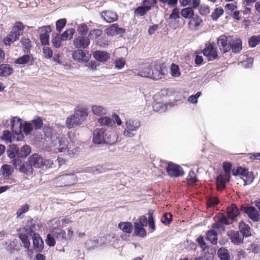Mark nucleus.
<instances>
[{"label":"nucleus","mask_w":260,"mask_h":260,"mask_svg":"<svg viewBox=\"0 0 260 260\" xmlns=\"http://www.w3.org/2000/svg\"><path fill=\"white\" fill-rule=\"evenodd\" d=\"M51 147L55 152H63L67 150L68 155L70 157L77 155L79 149L78 147L73 148V145L69 144L64 137L59 136L53 140Z\"/></svg>","instance_id":"nucleus-1"},{"label":"nucleus","mask_w":260,"mask_h":260,"mask_svg":"<svg viewBox=\"0 0 260 260\" xmlns=\"http://www.w3.org/2000/svg\"><path fill=\"white\" fill-rule=\"evenodd\" d=\"M37 228H39L38 225L36 224L35 221L31 219L27 222L24 229L29 236H32L34 247L35 250L40 252L43 248L44 242L40 236L35 233V231L37 230Z\"/></svg>","instance_id":"nucleus-2"},{"label":"nucleus","mask_w":260,"mask_h":260,"mask_svg":"<svg viewBox=\"0 0 260 260\" xmlns=\"http://www.w3.org/2000/svg\"><path fill=\"white\" fill-rule=\"evenodd\" d=\"M87 116V114L85 111L81 109L76 110L73 115L67 118L66 125L69 128L79 126Z\"/></svg>","instance_id":"nucleus-3"},{"label":"nucleus","mask_w":260,"mask_h":260,"mask_svg":"<svg viewBox=\"0 0 260 260\" xmlns=\"http://www.w3.org/2000/svg\"><path fill=\"white\" fill-rule=\"evenodd\" d=\"M141 122L137 119L129 118L126 120L123 126V135L127 138H132L135 136V132L141 126Z\"/></svg>","instance_id":"nucleus-4"},{"label":"nucleus","mask_w":260,"mask_h":260,"mask_svg":"<svg viewBox=\"0 0 260 260\" xmlns=\"http://www.w3.org/2000/svg\"><path fill=\"white\" fill-rule=\"evenodd\" d=\"M232 164L230 162H224L223 164V168L224 174H219L216 178V184L218 189L224 188L226 182L230 181L232 170Z\"/></svg>","instance_id":"nucleus-5"},{"label":"nucleus","mask_w":260,"mask_h":260,"mask_svg":"<svg viewBox=\"0 0 260 260\" xmlns=\"http://www.w3.org/2000/svg\"><path fill=\"white\" fill-rule=\"evenodd\" d=\"M24 30V25L20 22H17L13 26L12 31L4 39L5 45H10L18 39L20 35H22Z\"/></svg>","instance_id":"nucleus-6"},{"label":"nucleus","mask_w":260,"mask_h":260,"mask_svg":"<svg viewBox=\"0 0 260 260\" xmlns=\"http://www.w3.org/2000/svg\"><path fill=\"white\" fill-rule=\"evenodd\" d=\"M151 74L144 73L143 76L149 77L153 80H157L164 78L167 75V70L162 64H156L153 68L151 67Z\"/></svg>","instance_id":"nucleus-7"},{"label":"nucleus","mask_w":260,"mask_h":260,"mask_svg":"<svg viewBox=\"0 0 260 260\" xmlns=\"http://www.w3.org/2000/svg\"><path fill=\"white\" fill-rule=\"evenodd\" d=\"M28 162L31 167L40 168L42 166H45L46 168H50L53 165V161L50 159H44L42 157L37 153H35L30 156L28 159Z\"/></svg>","instance_id":"nucleus-8"},{"label":"nucleus","mask_w":260,"mask_h":260,"mask_svg":"<svg viewBox=\"0 0 260 260\" xmlns=\"http://www.w3.org/2000/svg\"><path fill=\"white\" fill-rule=\"evenodd\" d=\"M156 4V0H143L142 6H139L135 9V16L137 17L144 16Z\"/></svg>","instance_id":"nucleus-9"},{"label":"nucleus","mask_w":260,"mask_h":260,"mask_svg":"<svg viewBox=\"0 0 260 260\" xmlns=\"http://www.w3.org/2000/svg\"><path fill=\"white\" fill-rule=\"evenodd\" d=\"M147 224V219L144 215L141 216L134 222V234L140 237H145L147 233L144 228Z\"/></svg>","instance_id":"nucleus-10"},{"label":"nucleus","mask_w":260,"mask_h":260,"mask_svg":"<svg viewBox=\"0 0 260 260\" xmlns=\"http://www.w3.org/2000/svg\"><path fill=\"white\" fill-rule=\"evenodd\" d=\"M238 208L234 205L229 207L227 209L226 215H222L220 217V222L225 224H231L233 220L239 214Z\"/></svg>","instance_id":"nucleus-11"},{"label":"nucleus","mask_w":260,"mask_h":260,"mask_svg":"<svg viewBox=\"0 0 260 260\" xmlns=\"http://www.w3.org/2000/svg\"><path fill=\"white\" fill-rule=\"evenodd\" d=\"M12 164L16 169L19 170L20 172L27 175L31 174L33 172V168L29 163L24 164L20 159H13Z\"/></svg>","instance_id":"nucleus-12"},{"label":"nucleus","mask_w":260,"mask_h":260,"mask_svg":"<svg viewBox=\"0 0 260 260\" xmlns=\"http://www.w3.org/2000/svg\"><path fill=\"white\" fill-rule=\"evenodd\" d=\"M232 38L228 37L226 36H220L217 40V44L219 47L220 50L224 53L231 49Z\"/></svg>","instance_id":"nucleus-13"},{"label":"nucleus","mask_w":260,"mask_h":260,"mask_svg":"<svg viewBox=\"0 0 260 260\" xmlns=\"http://www.w3.org/2000/svg\"><path fill=\"white\" fill-rule=\"evenodd\" d=\"M166 170L168 174L171 177H178L184 174L181 167L173 162H169L168 164Z\"/></svg>","instance_id":"nucleus-14"},{"label":"nucleus","mask_w":260,"mask_h":260,"mask_svg":"<svg viewBox=\"0 0 260 260\" xmlns=\"http://www.w3.org/2000/svg\"><path fill=\"white\" fill-rule=\"evenodd\" d=\"M203 54L207 57L209 60H213L219 57L217 48L212 44L206 45L203 50Z\"/></svg>","instance_id":"nucleus-15"},{"label":"nucleus","mask_w":260,"mask_h":260,"mask_svg":"<svg viewBox=\"0 0 260 260\" xmlns=\"http://www.w3.org/2000/svg\"><path fill=\"white\" fill-rule=\"evenodd\" d=\"M72 56L74 59L79 62H87L89 60L90 55L85 50L78 49L73 52Z\"/></svg>","instance_id":"nucleus-16"},{"label":"nucleus","mask_w":260,"mask_h":260,"mask_svg":"<svg viewBox=\"0 0 260 260\" xmlns=\"http://www.w3.org/2000/svg\"><path fill=\"white\" fill-rule=\"evenodd\" d=\"M105 131L103 128H96L93 133L92 141L94 144H101L105 143Z\"/></svg>","instance_id":"nucleus-17"},{"label":"nucleus","mask_w":260,"mask_h":260,"mask_svg":"<svg viewBox=\"0 0 260 260\" xmlns=\"http://www.w3.org/2000/svg\"><path fill=\"white\" fill-rule=\"evenodd\" d=\"M73 44L76 48H86L90 44V39L83 36L76 38L73 41Z\"/></svg>","instance_id":"nucleus-18"},{"label":"nucleus","mask_w":260,"mask_h":260,"mask_svg":"<svg viewBox=\"0 0 260 260\" xmlns=\"http://www.w3.org/2000/svg\"><path fill=\"white\" fill-rule=\"evenodd\" d=\"M11 129L13 133L19 135L21 133L22 124L21 119L17 117H13L11 120Z\"/></svg>","instance_id":"nucleus-19"},{"label":"nucleus","mask_w":260,"mask_h":260,"mask_svg":"<svg viewBox=\"0 0 260 260\" xmlns=\"http://www.w3.org/2000/svg\"><path fill=\"white\" fill-rule=\"evenodd\" d=\"M244 212L253 221H258L260 220V214L254 207H246L244 209Z\"/></svg>","instance_id":"nucleus-20"},{"label":"nucleus","mask_w":260,"mask_h":260,"mask_svg":"<svg viewBox=\"0 0 260 260\" xmlns=\"http://www.w3.org/2000/svg\"><path fill=\"white\" fill-rule=\"evenodd\" d=\"M125 32L124 28L119 27L117 24L111 25L106 29V32L108 36H114L116 35L122 34Z\"/></svg>","instance_id":"nucleus-21"},{"label":"nucleus","mask_w":260,"mask_h":260,"mask_svg":"<svg viewBox=\"0 0 260 260\" xmlns=\"http://www.w3.org/2000/svg\"><path fill=\"white\" fill-rule=\"evenodd\" d=\"M203 23L202 18L198 15L193 16L188 22V26L191 30H197Z\"/></svg>","instance_id":"nucleus-22"},{"label":"nucleus","mask_w":260,"mask_h":260,"mask_svg":"<svg viewBox=\"0 0 260 260\" xmlns=\"http://www.w3.org/2000/svg\"><path fill=\"white\" fill-rule=\"evenodd\" d=\"M228 236L231 240V242L235 244L239 245L243 242V236L239 232L229 231Z\"/></svg>","instance_id":"nucleus-23"},{"label":"nucleus","mask_w":260,"mask_h":260,"mask_svg":"<svg viewBox=\"0 0 260 260\" xmlns=\"http://www.w3.org/2000/svg\"><path fill=\"white\" fill-rule=\"evenodd\" d=\"M93 57L100 62L106 61L110 58V54L104 51H95L92 53Z\"/></svg>","instance_id":"nucleus-24"},{"label":"nucleus","mask_w":260,"mask_h":260,"mask_svg":"<svg viewBox=\"0 0 260 260\" xmlns=\"http://www.w3.org/2000/svg\"><path fill=\"white\" fill-rule=\"evenodd\" d=\"M101 16L106 22L108 23L113 22L116 21L118 19V16L116 13L110 11L103 12L101 14Z\"/></svg>","instance_id":"nucleus-25"},{"label":"nucleus","mask_w":260,"mask_h":260,"mask_svg":"<svg viewBox=\"0 0 260 260\" xmlns=\"http://www.w3.org/2000/svg\"><path fill=\"white\" fill-rule=\"evenodd\" d=\"M43 131L45 136L47 138H50L52 142L58 137V135L56 131L49 125H45L43 128Z\"/></svg>","instance_id":"nucleus-26"},{"label":"nucleus","mask_w":260,"mask_h":260,"mask_svg":"<svg viewBox=\"0 0 260 260\" xmlns=\"http://www.w3.org/2000/svg\"><path fill=\"white\" fill-rule=\"evenodd\" d=\"M105 237H102L98 238L96 240H88L86 243V246L89 248H93L95 247L101 246L103 244H105Z\"/></svg>","instance_id":"nucleus-27"},{"label":"nucleus","mask_w":260,"mask_h":260,"mask_svg":"<svg viewBox=\"0 0 260 260\" xmlns=\"http://www.w3.org/2000/svg\"><path fill=\"white\" fill-rule=\"evenodd\" d=\"M13 72V68L8 64H0V76L8 77L11 75Z\"/></svg>","instance_id":"nucleus-28"},{"label":"nucleus","mask_w":260,"mask_h":260,"mask_svg":"<svg viewBox=\"0 0 260 260\" xmlns=\"http://www.w3.org/2000/svg\"><path fill=\"white\" fill-rule=\"evenodd\" d=\"M76 177L74 174H65L61 178V180L64 181V186L71 185L75 184L76 182Z\"/></svg>","instance_id":"nucleus-29"},{"label":"nucleus","mask_w":260,"mask_h":260,"mask_svg":"<svg viewBox=\"0 0 260 260\" xmlns=\"http://www.w3.org/2000/svg\"><path fill=\"white\" fill-rule=\"evenodd\" d=\"M242 49V41L239 39L233 40L232 39L231 44V49L234 53H239Z\"/></svg>","instance_id":"nucleus-30"},{"label":"nucleus","mask_w":260,"mask_h":260,"mask_svg":"<svg viewBox=\"0 0 260 260\" xmlns=\"http://www.w3.org/2000/svg\"><path fill=\"white\" fill-rule=\"evenodd\" d=\"M239 228L240 233L243 237H248L251 235L250 227L244 222L241 221L239 223Z\"/></svg>","instance_id":"nucleus-31"},{"label":"nucleus","mask_w":260,"mask_h":260,"mask_svg":"<svg viewBox=\"0 0 260 260\" xmlns=\"http://www.w3.org/2000/svg\"><path fill=\"white\" fill-rule=\"evenodd\" d=\"M99 123L101 125H105L108 127H112L114 124L113 119L108 116L100 117L98 120Z\"/></svg>","instance_id":"nucleus-32"},{"label":"nucleus","mask_w":260,"mask_h":260,"mask_svg":"<svg viewBox=\"0 0 260 260\" xmlns=\"http://www.w3.org/2000/svg\"><path fill=\"white\" fill-rule=\"evenodd\" d=\"M118 228L127 234L131 233L133 231V225L130 222H121L118 224Z\"/></svg>","instance_id":"nucleus-33"},{"label":"nucleus","mask_w":260,"mask_h":260,"mask_svg":"<svg viewBox=\"0 0 260 260\" xmlns=\"http://www.w3.org/2000/svg\"><path fill=\"white\" fill-rule=\"evenodd\" d=\"M105 140L104 143L108 145H113L117 141V136L114 133H105Z\"/></svg>","instance_id":"nucleus-34"},{"label":"nucleus","mask_w":260,"mask_h":260,"mask_svg":"<svg viewBox=\"0 0 260 260\" xmlns=\"http://www.w3.org/2000/svg\"><path fill=\"white\" fill-rule=\"evenodd\" d=\"M30 147L27 145H24L20 149L18 148L17 157H26L30 153Z\"/></svg>","instance_id":"nucleus-35"},{"label":"nucleus","mask_w":260,"mask_h":260,"mask_svg":"<svg viewBox=\"0 0 260 260\" xmlns=\"http://www.w3.org/2000/svg\"><path fill=\"white\" fill-rule=\"evenodd\" d=\"M91 109L93 113L97 116L106 115L107 113V109L100 105H93L92 106Z\"/></svg>","instance_id":"nucleus-36"},{"label":"nucleus","mask_w":260,"mask_h":260,"mask_svg":"<svg viewBox=\"0 0 260 260\" xmlns=\"http://www.w3.org/2000/svg\"><path fill=\"white\" fill-rule=\"evenodd\" d=\"M18 151V148L16 145H10L7 151V155L10 158L15 159V158L17 157Z\"/></svg>","instance_id":"nucleus-37"},{"label":"nucleus","mask_w":260,"mask_h":260,"mask_svg":"<svg viewBox=\"0 0 260 260\" xmlns=\"http://www.w3.org/2000/svg\"><path fill=\"white\" fill-rule=\"evenodd\" d=\"M13 171L12 167L8 165H3L0 170L1 174L5 177H8Z\"/></svg>","instance_id":"nucleus-38"},{"label":"nucleus","mask_w":260,"mask_h":260,"mask_svg":"<svg viewBox=\"0 0 260 260\" xmlns=\"http://www.w3.org/2000/svg\"><path fill=\"white\" fill-rule=\"evenodd\" d=\"M207 239L212 244H216L217 242V234L213 230H209L206 234Z\"/></svg>","instance_id":"nucleus-39"},{"label":"nucleus","mask_w":260,"mask_h":260,"mask_svg":"<svg viewBox=\"0 0 260 260\" xmlns=\"http://www.w3.org/2000/svg\"><path fill=\"white\" fill-rule=\"evenodd\" d=\"M63 41L61 39V35L59 34L53 33L52 36V43L53 47L59 48L61 46V42Z\"/></svg>","instance_id":"nucleus-40"},{"label":"nucleus","mask_w":260,"mask_h":260,"mask_svg":"<svg viewBox=\"0 0 260 260\" xmlns=\"http://www.w3.org/2000/svg\"><path fill=\"white\" fill-rule=\"evenodd\" d=\"M106 168L103 166L98 165L96 167H87L85 168V172L88 173H102L106 171Z\"/></svg>","instance_id":"nucleus-41"},{"label":"nucleus","mask_w":260,"mask_h":260,"mask_svg":"<svg viewBox=\"0 0 260 260\" xmlns=\"http://www.w3.org/2000/svg\"><path fill=\"white\" fill-rule=\"evenodd\" d=\"M179 9L177 8L173 9L171 14L169 16V19L170 21H169V25H173L174 23H175V21L179 18Z\"/></svg>","instance_id":"nucleus-42"},{"label":"nucleus","mask_w":260,"mask_h":260,"mask_svg":"<svg viewBox=\"0 0 260 260\" xmlns=\"http://www.w3.org/2000/svg\"><path fill=\"white\" fill-rule=\"evenodd\" d=\"M232 174L234 176L241 175L243 177H247L248 175L249 172L247 169L242 167H238L236 169L232 170Z\"/></svg>","instance_id":"nucleus-43"},{"label":"nucleus","mask_w":260,"mask_h":260,"mask_svg":"<svg viewBox=\"0 0 260 260\" xmlns=\"http://www.w3.org/2000/svg\"><path fill=\"white\" fill-rule=\"evenodd\" d=\"M30 61H31V62L32 61V59L31 58V57L29 55L26 54L17 59L15 61V62L16 64H25L29 63Z\"/></svg>","instance_id":"nucleus-44"},{"label":"nucleus","mask_w":260,"mask_h":260,"mask_svg":"<svg viewBox=\"0 0 260 260\" xmlns=\"http://www.w3.org/2000/svg\"><path fill=\"white\" fill-rule=\"evenodd\" d=\"M181 15L186 19H190L194 15V11L192 8L187 7L181 10Z\"/></svg>","instance_id":"nucleus-45"},{"label":"nucleus","mask_w":260,"mask_h":260,"mask_svg":"<svg viewBox=\"0 0 260 260\" xmlns=\"http://www.w3.org/2000/svg\"><path fill=\"white\" fill-rule=\"evenodd\" d=\"M217 253L220 260L230 259V255L228 250L224 248H220L219 249Z\"/></svg>","instance_id":"nucleus-46"},{"label":"nucleus","mask_w":260,"mask_h":260,"mask_svg":"<svg viewBox=\"0 0 260 260\" xmlns=\"http://www.w3.org/2000/svg\"><path fill=\"white\" fill-rule=\"evenodd\" d=\"M28 235H29L25 231V233H21L19 234V238L23 243L24 247L26 249L29 248L30 244L28 239Z\"/></svg>","instance_id":"nucleus-47"},{"label":"nucleus","mask_w":260,"mask_h":260,"mask_svg":"<svg viewBox=\"0 0 260 260\" xmlns=\"http://www.w3.org/2000/svg\"><path fill=\"white\" fill-rule=\"evenodd\" d=\"M74 33L75 29L74 28L67 29L61 34V39H62L63 41H65L68 39L70 40L72 38Z\"/></svg>","instance_id":"nucleus-48"},{"label":"nucleus","mask_w":260,"mask_h":260,"mask_svg":"<svg viewBox=\"0 0 260 260\" xmlns=\"http://www.w3.org/2000/svg\"><path fill=\"white\" fill-rule=\"evenodd\" d=\"M192 1V7L193 9H196L200 6V0H179V3L182 6L188 5Z\"/></svg>","instance_id":"nucleus-49"},{"label":"nucleus","mask_w":260,"mask_h":260,"mask_svg":"<svg viewBox=\"0 0 260 260\" xmlns=\"http://www.w3.org/2000/svg\"><path fill=\"white\" fill-rule=\"evenodd\" d=\"M29 210V206L27 204H25L20 207L16 212L17 217L19 218H22L23 214L26 213Z\"/></svg>","instance_id":"nucleus-50"},{"label":"nucleus","mask_w":260,"mask_h":260,"mask_svg":"<svg viewBox=\"0 0 260 260\" xmlns=\"http://www.w3.org/2000/svg\"><path fill=\"white\" fill-rule=\"evenodd\" d=\"M149 217L147 219L148 227L151 230V232H153L155 230V221L151 211L148 212Z\"/></svg>","instance_id":"nucleus-51"},{"label":"nucleus","mask_w":260,"mask_h":260,"mask_svg":"<svg viewBox=\"0 0 260 260\" xmlns=\"http://www.w3.org/2000/svg\"><path fill=\"white\" fill-rule=\"evenodd\" d=\"M170 69V73L173 77H178L180 76V69L178 65L172 63Z\"/></svg>","instance_id":"nucleus-52"},{"label":"nucleus","mask_w":260,"mask_h":260,"mask_svg":"<svg viewBox=\"0 0 260 260\" xmlns=\"http://www.w3.org/2000/svg\"><path fill=\"white\" fill-rule=\"evenodd\" d=\"M49 226L51 227L52 231L56 230L58 227L60 226L61 220L58 219H54L49 221L48 223Z\"/></svg>","instance_id":"nucleus-53"},{"label":"nucleus","mask_w":260,"mask_h":260,"mask_svg":"<svg viewBox=\"0 0 260 260\" xmlns=\"http://www.w3.org/2000/svg\"><path fill=\"white\" fill-rule=\"evenodd\" d=\"M35 129L40 128L43 125L42 119L39 117H36L31 122Z\"/></svg>","instance_id":"nucleus-54"},{"label":"nucleus","mask_w":260,"mask_h":260,"mask_svg":"<svg viewBox=\"0 0 260 260\" xmlns=\"http://www.w3.org/2000/svg\"><path fill=\"white\" fill-rule=\"evenodd\" d=\"M260 43V35L258 36H253L249 40V46L251 47H255Z\"/></svg>","instance_id":"nucleus-55"},{"label":"nucleus","mask_w":260,"mask_h":260,"mask_svg":"<svg viewBox=\"0 0 260 260\" xmlns=\"http://www.w3.org/2000/svg\"><path fill=\"white\" fill-rule=\"evenodd\" d=\"M151 67L148 64L145 65L144 67H143L139 72L138 73V75L141 77H145V78H149V77H145L143 76V74L145 73H149V74H150L151 73Z\"/></svg>","instance_id":"nucleus-56"},{"label":"nucleus","mask_w":260,"mask_h":260,"mask_svg":"<svg viewBox=\"0 0 260 260\" xmlns=\"http://www.w3.org/2000/svg\"><path fill=\"white\" fill-rule=\"evenodd\" d=\"M197 180L196 175L194 172L190 171L187 177L188 183L191 185L194 184L196 182Z\"/></svg>","instance_id":"nucleus-57"},{"label":"nucleus","mask_w":260,"mask_h":260,"mask_svg":"<svg viewBox=\"0 0 260 260\" xmlns=\"http://www.w3.org/2000/svg\"><path fill=\"white\" fill-rule=\"evenodd\" d=\"M223 13V10L221 8H217L214 10V11L211 14V17L213 20H216Z\"/></svg>","instance_id":"nucleus-58"},{"label":"nucleus","mask_w":260,"mask_h":260,"mask_svg":"<svg viewBox=\"0 0 260 260\" xmlns=\"http://www.w3.org/2000/svg\"><path fill=\"white\" fill-rule=\"evenodd\" d=\"M34 127L31 122H25L24 126H22V131L26 135H29L31 131L34 129Z\"/></svg>","instance_id":"nucleus-59"},{"label":"nucleus","mask_w":260,"mask_h":260,"mask_svg":"<svg viewBox=\"0 0 260 260\" xmlns=\"http://www.w3.org/2000/svg\"><path fill=\"white\" fill-rule=\"evenodd\" d=\"M172 215L170 213H166L161 218V221L165 225H168L172 221Z\"/></svg>","instance_id":"nucleus-60"},{"label":"nucleus","mask_w":260,"mask_h":260,"mask_svg":"<svg viewBox=\"0 0 260 260\" xmlns=\"http://www.w3.org/2000/svg\"><path fill=\"white\" fill-rule=\"evenodd\" d=\"M53 235L55 237L56 240L58 241H64L63 238V234L64 231L63 230H59V231H52Z\"/></svg>","instance_id":"nucleus-61"},{"label":"nucleus","mask_w":260,"mask_h":260,"mask_svg":"<svg viewBox=\"0 0 260 260\" xmlns=\"http://www.w3.org/2000/svg\"><path fill=\"white\" fill-rule=\"evenodd\" d=\"M114 63L116 69L121 70L124 67L125 61L123 58H118L115 59Z\"/></svg>","instance_id":"nucleus-62"},{"label":"nucleus","mask_w":260,"mask_h":260,"mask_svg":"<svg viewBox=\"0 0 260 260\" xmlns=\"http://www.w3.org/2000/svg\"><path fill=\"white\" fill-rule=\"evenodd\" d=\"M67 23L66 19H60L57 20L56 22V30L60 32L62 29L64 27Z\"/></svg>","instance_id":"nucleus-63"},{"label":"nucleus","mask_w":260,"mask_h":260,"mask_svg":"<svg viewBox=\"0 0 260 260\" xmlns=\"http://www.w3.org/2000/svg\"><path fill=\"white\" fill-rule=\"evenodd\" d=\"M43 53L44 57L48 59L52 57L53 52L50 47L45 46L43 48Z\"/></svg>","instance_id":"nucleus-64"}]
</instances>
